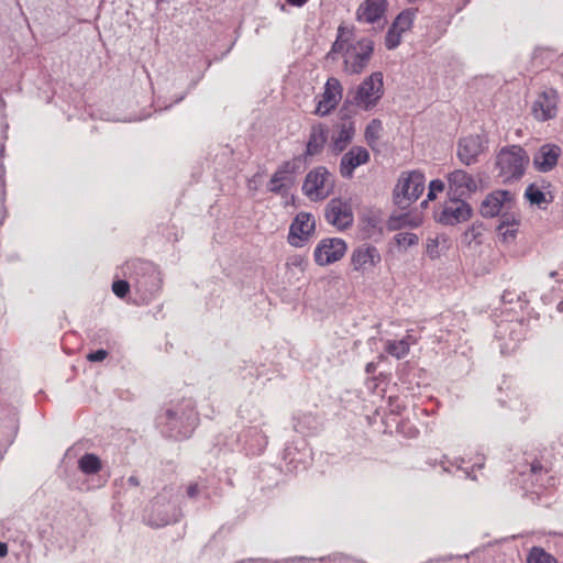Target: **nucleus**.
<instances>
[{
    "label": "nucleus",
    "instance_id": "f257e3e1",
    "mask_svg": "<svg viewBox=\"0 0 563 563\" xmlns=\"http://www.w3.org/2000/svg\"><path fill=\"white\" fill-rule=\"evenodd\" d=\"M352 30L340 25L338 36L327 57L335 59V54H343L344 70L347 74H360L366 66L373 52V43L369 40L352 42Z\"/></svg>",
    "mask_w": 563,
    "mask_h": 563
},
{
    "label": "nucleus",
    "instance_id": "f03ea898",
    "mask_svg": "<svg viewBox=\"0 0 563 563\" xmlns=\"http://www.w3.org/2000/svg\"><path fill=\"white\" fill-rule=\"evenodd\" d=\"M158 423L162 427V432L169 438L176 440L188 438L197 423L192 401L184 399L167 408L165 413L159 416Z\"/></svg>",
    "mask_w": 563,
    "mask_h": 563
},
{
    "label": "nucleus",
    "instance_id": "7ed1b4c3",
    "mask_svg": "<svg viewBox=\"0 0 563 563\" xmlns=\"http://www.w3.org/2000/svg\"><path fill=\"white\" fill-rule=\"evenodd\" d=\"M530 157L520 145L503 147L496 155V168L498 177L504 183L519 180L529 165Z\"/></svg>",
    "mask_w": 563,
    "mask_h": 563
},
{
    "label": "nucleus",
    "instance_id": "20e7f679",
    "mask_svg": "<svg viewBox=\"0 0 563 563\" xmlns=\"http://www.w3.org/2000/svg\"><path fill=\"white\" fill-rule=\"evenodd\" d=\"M426 177L420 170L402 172L393 191L394 203L399 209L409 208L424 191Z\"/></svg>",
    "mask_w": 563,
    "mask_h": 563
},
{
    "label": "nucleus",
    "instance_id": "39448f33",
    "mask_svg": "<svg viewBox=\"0 0 563 563\" xmlns=\"http://www.w3.org/2000/svg\"><path fill=\"white\" fill-rule=\"evenodd\" d=\"M334 189V176L324 167L311 169L305 177L302 192L311 201L328 198Z\"/></svg>",
    "mask_w": 563,
    "mask_h": 563
},
{
    "label": "nucleus",
    "instance_id": "423d86ee",
    "mask_svg": "<svg viewBox=\"0 0 563 563\" xmlns=\"http://www.w3.org/2000/svg\"><path fill=\"white\" fill-rule=\"evenodd\" d=\"M180 517V510L175 503H172L168 493L158 494L151 503V507L145 515L146 523L154 528L165 527L177 522Z\"/></svg>",
    "mask_w": 563,
    "mask_h": 563
},
{
    "label": "nucleus",
    "instance_id": "0eeeda50",
    "mask_svg": "<svg viewBox=\"0 0 563 563\" xmlns=\"http://www.w3.org/2000/svg\"><path fill=\"white\" fill-rule=\"evenodd\" d=\"M473 216L472 207L461 198L451 197L449 201L434 211V220L443 225H456Z\"/></svg>",
    "mask_w": 563,
    "mask_h": 563
},
{
    "label": "nucleus",
    "instance_id": "6e6552de",
    "mask_svg": "<svg viewBox=\"0 0 563 563\" xmlns=\"http://www.w3.org/2000/svg\"><path fill=\"white\" fill-rule=\"evenodd\" d=\"M382 93L383 75L382 73H375L357 87L351 101L358 107L368 109L376 103Z\"/></svg>",
    "mask_w": 563,
    "mask_h": 563
},
{
    "label": "nucleus",
    "instance_id": "1a4fd4ad",
    "mask_svg": "<svg viewBox=\"0 0 563 563\" xmlns=\"http://www.w3.org/2000/svg\"><path fill=\"white\" fill-rule=\"evenodd\" d=\"M327 222L338 230H345L353 224L354 216L350 201L342 198L331 199L324 209Z\"/></svg>",
    "mask_w": 563,
    "mask_h": 563
},
{
    "label": "nucleus",
    "instance_id": "9d476101",
    "mask_svg": "<svg viewBox=\"0 0 563 563\" xmlns=\"http://www.w3.org/2000/svg\"><path fill=\"white\" fill-rule=\"evenodd\" d=\"M316 221L311 213L299 212L289 228L288 242L295 247L303 246L312 236Z\"/></svg>",
    "mask_w": 563,
    "mask_h": 563
},
{
    "label": "nucleus",
    "instance_id": "9b49d317",
    "mask_svg": "<svg viewBox=\"0 0 563 563\" xmlns=\"http://www.w3.org/2000/svg\"><path fill=\"white\" fill-rule=\"evenodd\" d=\"M477 190L475 178L463 169H455L448 175V194L450 197L464 199Z\"/></svg>",
    "mask_w": 563,
    "mask_h": 563
},
{
    "label": "nucleus",
    "instance_id": "f8f14e48",
    "mask_svg": "<svg viewBox=\"0 0 563 563\" xmlns=\"http://www.w3.org/2000/svg\"><path fill=\"white\" fill-rule=\"evenodd\" d=\"M346 252V243L339 238L323 239L314 250V261L324 266L341 260Z\"/></svg>",
    "mask_w": 563,
    "mask_h": 563
},
{
    "label": "nucleus",
    "instance_id": "ddd939ff",
    "mask_svg": "<svg viewBox=\"0 0 563 563\" xmlns=\"http://www.w3.org/2000/svg\"><path fill=\"white\" fill-rule=\"evenodd\" d=\"M512 195L508 190H495L488 194L481 203V214L484 218H494L511 208Z\"/></svg>",
    "mask_w": 563,
    "mask_h": 563
},
{
    "label": "nucleus",
    "instance_id": "4468645a",
    "mask_svg": "<svg viewBox=\"0 0 563 563\" xmlns=\"http://www.w3.org/2000/svg\"><path fill=\"white\" fill-rule=\"evenodd\" d=\"M559 96L554 89L541 92L532 104V113L539 121H548L558 114Z\"/></svg>",
    "mask_w": 563,
    "mask_h": 563
},
{
    "label": "nucleus",
    "instance_id": "2eb2a0df",
    "mask_svg": "<svg viewBox=\"0 0 563 563\" xmlns=\"http://www.w3.org/2000/svg\"><path fill=\"white\" fill-rule=\"evenodd\" d=\"M342 98V86L336 78H329L324 85V91L319 100L316 114L318 115H327L333 110Z\"/></svg>",
    "mask_w": 563,
    "mask_h": 563
},
{
    "label": "nucleus",
    "instance_id": "dca6fc26",
    "mask_svg": "<svg viewBox=\"0 0 563 563\" xmlns=\"http://www.w3.org/2000/svg\"><path fill=\"white\" fill-rule=\"evenodd\" d=\"M369 161V153L363 146H352L341 157L340 175L343 178L351 179L354 170Z\"/></svg>",
    "mask_w": 563,
    "mask_h": 563
},
{
    "label": "nucleus",
    "instance_id": "f3484780",
    "mask_svg": "<svg viewBox=\"0 0 563 563\" xmlns=\"http://www.w3.org/2000/svg\"><path fill=\"white\" fill-rule=\"evenodd\" d=\"M294 183L292 165L290 162H284L272 175L267 189L273 194L286 196Z\"/></svg>",
    "mask_w": 563,
    "mask_h": 563
},
{
    "label": "nucleus",
    "instance_id": "a211bd4d",
    "mask_svg": "<svg viewBox=\"0 0 563 563\" xmlns=\"http://www.w3.org/2000/svg\"><path fill=\"white\" fill-rule=\"evenodd\" d=\"M484 141L479 135H468L459 142L457 157L465 165L475 164L484 152Z\"/></svg>",
    "mask_w": 563,
    "mask_h": 563
},
{
    "label": "nucleus",
    "instance_id": "6ab92c4d",
    "mask_svg": "<svg viewBox=\"0 0 563 563\" xmlns=\"http://www.w3.org/2000/svg\"><path fill=\"white\" fill-rule=\"evenodd\" d=\"M380 262V255L376 247L367 244L356 247L351 256V263L355 271L368 272Z\"/></svg>",
    "mask_w": 563,
    "mask_h": 563
},
{
    "label": "nucleus",
    "instance_id": "aec40b11",
    "mask_svg": "<svg viewBox=\"0 0 563 563\" xmlns=\"http://www.w3.org/2000/svg\"><path fill=\"white\" fill-rule=\"evenodd\" d=\"M498 338L505 340V342L500 345V351L503 354H509L514 352L523 334V325L520 322H508L503 323L498 327L497 331Z\"/></svg>",
    "mask_w": 563,
    "mask_h": 563
},
{
    "label": "nucleus",
    "instance_id": "412c9836",
    "mask_svg": "<svg viewBox=\"0 0 563 563\" xmlns=\"http://www.w3.org/2000/svg\"><path fill=\"white\" fill-rule=\"evenodd\" d=\"M355 134L354 121L351 118H343L336 125L331 137V147L335 153L343 152L352 142Z\"/></svg>",
    "mask_w": 563,
    "mask_h": 563
},
{
    "label": "nucleus",
    "instance_id": "4be33fe9",
    "mask_svg": "<svg viewBox=\"0 0 563 563\" xmlns=\"http://www.w3.org/2000/svg\"><path fill=\"white\" fill-rule=\"evenodd\" d=\"M386 9V0H365L356 11V19L358 22L374 24L384 18Z\"/></svg>",
    "mask_w": 563,
    "mask_h": 563
},
{
    "label": "nucleus",
    "instance_id": "5701e85b",
    "mask_svg": "<svg viewBox=\"0 0 563 563\" xmlns=\"http://www.w3.org/2000/svg\"><path fill=\"white\" fill-rule=\"evenodd\" d=\"M561 155V148L558 145H542L533 157L534 167L542 173L551 170Z\"/></svg>",
    "mask_w": 563,
    "mask_h": 563
},
{
    "label": "nucleus",
    "instance_id": "b1692460",
    "mask_svg": "<svg viewBox=\"0 0 563 563\" xmlns=\"http://www.w3.org/2000/svg\"><path fill=\"white\" fill-rule=\"evenodd\" d=\"M413 16L415 13L411 10H405L396 16L391 27H389V49L400 44L401 35L410 30Z\"/></svg>",
    "mask_w": 563,
    "mask_h": 563
},
{
    "label": "nucleus",
    "instance_id": "393cba45",
    "mask_svg": "<svg viewBox=\"0 0 563 563\" xmlns=\"http://www.w3.org/2000/svg\"><path fill=\"white\" fill-rule=\"evenodd\" d=\"M450 249V239L446 234H434L427 238L426 254L431 260L439 258Z\"/></svg>",
    "mask_w": 563,
    "mask_h": 563
},
{
    "label": "nucleus",
    "instance_id": "a878e982",
    "mask_svg": "<svg viewBox=\"0 0 563 563\" xmlns=\"http://www.w3.org/2000/svg\"><path fill=\"white\" fill-rule=\"evenodd\" d=\"M519 221L512 214H503L501 221L497 227V232L503 242L508 243L515 240L518 232Z\"/></svg>",
    "mask_w": 563,
    "mask_h": 563
},
{
    "label": "nucleus",
    "instance_id": "bb28decb",
    "mask_svg": "<svg viewBox=\"0 0 563 563\" xmlns=\"http://www.w3.org/2000/svg\"><path fill=\"white\" fill-rule=\"evenodd\" d=\"M417 342L418 338L412 333V331H407V334L400 340L389 342V355L402 358L408 354L410 346Z\"/></svg>",
    "mask_w": 563,
    "mask_h": 563
},
{
    "label": "nucleus",
    "instance_id": "cd10ccee",
    "mask_svg": "<svg viewBox=\"0 0 563 563\" xmlns=\"http://www.w3.org/2000/svg\"><path fill=\"white\" fill-rule=\"evenodd\" d=\"M327 141V132L322 126H314L311 130L307 144V155L313 156L321 152Z\"/></svg>",
    "mask_w": 563,
    "mask_h": 563
},
{
    "label": "nucleus",
    "instance_id": "c85d7f7f",
    "mask_svg": "<svg viewBox=\"0 0 563 563\" xmlns=\"http://www.w3.org/2000/svg\"><path fill=\"white\" fill-rule=\"evenodd\" d=\"M422 223L419 214L405 213L399 217H389V230H400L402 228H417Z\"/></svg>",
    "mask_w": 563,
    "mask_h": 563
},
{
    "label": "nucleus",
    "instance_id": "c756f323",
    "mask_svg": "<svg viewBox=\"0 0 563 563\" xmlns=\"http://www.w3.org/2000/svg\"><path fill=\"white\" fill-rule=\"evenodd\" d=\"M525 197L531 205H534L541 209H544L551 202V199L547 197V194L534 184H531L527 187Z\"/></svg>",
    "mask_w": 563,
    "mask_h": 563
},
{
    "label": "nucleus",
    "instance_id": "7c9ffc66",
    "mask_svg": "<svg viewBox=\"0 0 563 563\" xmlns=\"http://www.w3.org/2000/svg\"><path fill=\"white\" fill-rule=\"evenodd\" d=\"M78 467L82 473L91 475L97 474L101 470L102 464L96 454L86 453L79 459Z\"/></svg>",
    "mask_w": 563,
    "mask_h": 563
},
{
    "label": "nucleus",
    "instance_id": "2f4dec72",
    "mask_svg": "<svg viewBox=\"0 0 563 563\" xmlns=\"http://www.w3.org/2000/svg\"><path fill=\"white\" fill-rule=\"evenodd\" d=\"M384 131L383 122L380 120H373L365 130V139L367 144L372 147L373 151L378 150V141Z\"/></svg>",
    "mask_w": 563,
    "mask_h": 563
},
{
    "label": "nucleus",
    "instance_id": "473e14b6",
    "mask_svg": "<svg viewBox=\"0 0 563 563\" xmlns=\"http://www.w3.org/2000/svg\"><path fill=\"white\" fill-rule=\"evenodd\" d=\"M394 242L400 251H406L408 247L417 245L419 238L412 232H398L394 235Z\"/></svg>",
    "mask_w": 563,
    "mask_h": 563
},
{
    "label": "nucleus",
    "instance_id": "72a5a7b5",
    "mask_svg": "<svg viewBox=\"0 0 563 563\" xmlns=\"http://www.w3.org/2000/svg\"><path fill=\"white\" fill-rule=\"evenodd\" d=\"M528 563H558L556 559L539 547H533L527 558Z\"/></svg>",
    "mask_w": 563,
    "mask_h": 563
},
{
    "label": "nucleus",
    "instance_id": "f704fd0d",
    "mask_svg": "<svg viewBox=\"0 0 563 563\" xmlns=\"http://www.w3.org/2000/svg\"><path fill=\"white\" fill-rule=\"evenodd\" d=\"M501 300L505 303H512L516 300L517 303L519 305L520 309H523L529 302V300L527 299L526 292L517 294L515 290H509V289L504 291V294L501 296Z\"/></svg>",
    "mask_w": 563,
    "mask_h": 563
},
{
    "label": "nucleus",
    "instance_id": "c9c22d12",
    "mask_svg": "<svg viewBox=\"0 0 563 563\" xmlns=\"http://www.w3.org/2000/svg\"><path fill=\"white\" fill-rule=\"evenodd\" d=\"M394 422L396 423V430L398 433L407 438H415L418 434V429L409 420L401 419L396 421V419H394Z\"/></svg>",
    "mask_w": 563,
    "mask_h": 563
},
{
    "label": "nucleus",
    "instance_id": "e433bc0d",
    "mask_svg": "<svg viewBox=\"0 0 563 563\" xmlns=\"http://www.w3.org/2000/svg\"><path fill=\"white\" fill-rule=\"evenodd\" d=\"M445 189V184L441 179H433L430 181L428 187L427 200L422 202V206L427 205L428 200H434L439 192H442Z\"/></svg>",
    "mask_w": 563,
    "mask_h": 563
},
{
    "label": "nucleus",
    "instance_id": "4c0bfd02",
    "mask_svg": "<svg viewBox=\"0 0 563 563\" xmlns=\"http://www.w3.org/2000/svg\"><path fill=\"white\" fill-rule=\"evenodd\" d=\"M286 266L289 271H297L299 273H303L307 266V262L305 257H302L301 255H294L289 257Z\"/></svg>",
    "mask_w": 563,
    "mask_h": 563
},
{
    "label": "nucleus",
    "instance_id": "58836bf2",
    "mask_svg": "<svg viewBox=\"0 0 563 563\" xmlns=\"http://www.w3.org/2000/svg\"><path fill=\"white\" fill-rule=\"evenodd\" d=\"M130 290V285L125 280H117L112 284V291L119 297L123 298Z\"/></svg>",
    "mask_w": 563,
    "mask_h": 563
},
{
    "label": "nucleus",
    "instance_id": "ea45409f",
    "mask_svg": "<svg viewBox=\"0 0 563 563\" xmlns=\"http://www.w3.org/2000/svg\"><path fill=\"white\" fill-rule=\"evenodd\" d=\"M108 356V352L106 350H97L87 355V360L90 362H101Z\"/></svg>",
    "mask_w": 563,
    "mask_h": 563
},
{
    "label": "nucleus",
    "instance_id": "a19ab883",
    "mask_svg": "<svg viewBox=\"0 0 563 563\" xmlns=\"http://www.w3.org/2000/svg\"><path fill=\"white\" fill-rule=\"evenodd\" d=\"M150 277L153 279L154 285L150 289L148 299L152 298L159 290L161 282H162L161 277H159V274L156 273L155 271H153V273H152V275Z\"/></svg>",
    "mask_w": 563,
    "mask_h": 563
},
{
    "label": "nucleus",
    "instance_id": "79ce46f5",
    "mask_svg": "<svg viewBox=\"0 0 563 563\" xmlns=\"http://www.w3.org/2000/svg\"><path fill=\"white\" fill-rule=\"evenodd\" d=\"M200 493V486L198 483H191L187 488V495L189 498H195Z\"/></svg>",
    "mask_w": 563,
    "mask_h": 563
},
{
    "label": "nucleus",
    "instance_id": "37998d69",
    "mask_svg": "<svg viewBox=\"0 0 563 563\" xmlns=\"http://www.w3.org/2000/svg\"><path fill=\"white\" fill-rule=\"evenodd\" d=\"M128 484L133 487H137L140 485V481L136 476L132 475L128 478Z\"/></svg>",
    "mask_w": 563,
    "mask_h": 563
},
{
    "label": "nucleus",
    "instance_id": "c03bdc74",
    "mask_svg": "<svg viewBox=\"0 0 563 563\" xmlns=\"http://www.w3.org/2000/svg\"><path fill=\"white\" fill-rule=\"evenodd\" d=\"M477 228L475 225H472L466 232H465V238H467L468 235H472L473 239H476L477 236Z\"/></svg>",
    "mask_w": 563,
    "mask_h": 563
},
{
    "label": "nucleus",
    "instance_id": "a18cd8bd",
    "mask_svg": "<svg viewBox=\"0 0 563 563\" xmlns=\"http://www.w3.org/2000/svg\"><path fill=\"white\" fill-rule=\"evenodd\" d=\"M308 0H287V2L295 7H302L307 3Z\"/></svg>",
    "mask_w": 563,
    "mask_h": 563
},
{
    "label": "nucleus",
    "instance_id": "49530a36",
    "mask_svg": "<svg viewBox=\"0 0 563 563\" xmlns=\"http://www.w3.org/2000/svg\"><path fill=\"white\" fill-rule=\"evenodd\" d=\"M8 554V545L7 543L0 542V558H3Z\"/></svg>",
    "mask_w": 563,
    "mask_h": 563
},
{
    "label": "nucleus",
    "instance_id": "de8ad7c7",
    "mask_svg": "<svg viewBox=\"0 0 563 563\" xmlns=\"http://www.w3.org/2000/svg\"><path fill=\"white\" fill-rule=\"evenodd\" d=\"M368 224H369L371 227H373V228H376V225H377V220H376V218H369V219H368Z\"/></svg>",
    "mask_w": 563,
    "mask_h": 563
},
{
    "label": "nucleus",
    "instance_id": "09e8293b",
    "mask_svg": "<svg viewBox=\"0 0 563 563\" xmlns=\"http://www.w3.org/2000/svg\"><path fill=\"white\" fill-rule=\"evenodd\" d=\"M375 369V365L373 363H368L366 366V372L372 373Z\"/></svg>",
    "mask_w": 563,
    "mask_h": 563
},
{
    "label": "nucleus",
    "instance_id": "8fccbe9b",
    "mask_svg": "<svg viewBox=\"0 0 563 563\" xmlns=\"http://www.w3.org/2000/svg\"><path fill=\"white\" fill-rule=\"evenodd\" d=\"M539 470H541V466H540V465H536V464H532V465H531V471H532V473H537Z\"/></svg>",
    "mask_w": 563,
    "mask_h": 563
},
{
    "label": "nucleus",
    "instance_id": "3c124183",
    "mask_svg": "<svg viewBox=\"0 0 563 563\" xmlns=\"http://www.w3.org/2000/svg\"><path fill=\"white\" fill-rule=\"evenodd\" d=\"M558 311L563 312V299L558 303Z\"/></svg>",
    "mask_w": 563,
    "mask_h": 563
},
{
    "label": "nucleus",
    "instance_id": "603ef678",
    "mask_svg": "<svg viewBox=\"0 0 563 563\" xmlns=\"http://www.w3.org/2000/svg\"><path fill=\"white\" fill-rule=\"evenodd\" d=\"M391 405H393V401H391V398L389 397V402H388L389 408L391 407Z\"/></svg>",
    "mask_w": 563,
    "mask_h": 563
}]
</instances>
